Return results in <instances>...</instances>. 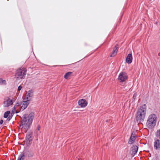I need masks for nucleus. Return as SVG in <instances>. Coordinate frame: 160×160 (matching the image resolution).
I'll list each match as a JSON object with an SVG mask.
<instances>
[{
    "mask_svg": "<svg viewBox=\"0 0 160 160\" xmlns=\"http://www.w3.org/2000/svg\"><path fill=\"white\" fill-rule=\"evenodd\" d=\"M3 122V120L2 119L0 121V124H2Z\"/></svg>",
    "mask_w": 160,
    "mask_h": 160,
    "instance_id": "26",
    "label": "nucleus"
},
{
    "mask_svg": "<svg viewBox=\"0 0 160 160\" xmlns=\"http://www.w3.org/2000/svg\"><path fill=\"white\" fill-rule=\"evenodd\" d=\"M26 156L22 152L19 155L18 160H24Z\"/></svg>",
    "mask_w": 160,
    "mask_h": 160,
    "instance_id": "16",
    "label": "nucleus"
},
{
    "mask_svg": "<svg viewBox=\"0 0 160 160\" xmlns=\"http://www.w3.org/2000/svg\"><path fill=\"white\" fill-rule=\"evenodd\" d=\"M118 44H116L115 45V48L113 49V52L110 55V57H113L116 54L117 52L118 51Z\"/></svg>",
    "mask_w": 160,
    "mask_h": 160,
    "instance_id": "15",
    "label": "nucleus"
},
{
    "mask_svg": "<svg viewBox=\"0 0 160 160\" xmlns=\"http://www.w3.org/2000/svg\"><path fill=\"white\" fill-rule=\"evenodd\" d=\"M40 133V131H39V132H37V134H39Z\"/></svg>",
    "mask_w": 160,
    "mask_h": 160,
    "instance_id": "29",
    "label": "nucleus"
},
{
    "mask_svg": "<svg viewBox=\"0 0 160 160\" xmlns=\"http://www.w3.org/2000/svg\"><path fill=\"white\" fill-rule=\"evenodd\" d=\"M33 92L32 90H29L27 92V101H30L32 96H33Z\"/></svg>",
    "mask_w": 160,
    "mask_h": 160,
    "instance_id": "12",
    "label": "nucleus"
},
{
    "mask_svg": "<svg viewBox=\"0 0 160 160\" xmlns=\"http://www.w3.org/2000/svg\"><path fill=\"white\" fill-rule=\"evenodd\" d=\"M78 104L82 108H84L87 106L88 103L85 99H82L78 101Z\"/></svg>",
    "mask_w": 160,
    "mask_h": 160,
    "instance_id": "8",
    "label": "nucleus"
},
{
    "mask_svg": "<svg viewBox=\"0 0 160 160\" xmlns=\"http://www.w3.org/2000/svg\"><path fill=\"white\" fill-rule=\"evenodd\" d=\"M72 73V72H69L66 73L64 75V78L66 79H68V78L71 76V74Z\"/></svg>",
    "mask_w": 160,
    "mask_h": 160,
    "instance_id": "17",
    "label": "nucleus"
},
{
    "mask_svg": "<svg viewBox=\"0 0 160 160\" xmlns=\"http://www.w3.org/2000/svg\"><path fill=\"white\" fill-rule=\"evenodd\" d=\"M127 78V76L125 72H121L118 76V80L120 82L125 81Z\"/></svg>",
    "mask_w": 160,
    "mask_h": 160,
    "instance_id": "6",
    "label": "nucleus"
},
{
    "mask_svg": "<svg viewBox=\"0 0 160 160\" xmlns=\"http://www.w3.org/2000/svg\"><path fill=\"white\" fill-rule=\"evenodd\" d=\"M154 148L156 150H160V141L159 140H155Z\"/></svg>",
    "mask_w": 160,
    "mask_h": 160,
    "instance_id": "10",
    "label": "nucleus"
},
{
    "mask_svg": "<svg viewBox=\"0 0 160 160\" xmlns=\"http://www.w3.org/2000/svg\"><path fill=\"white\" fill-rule=\"evenodd\" d=\"M132 55L131 53H129L127 55L126 58V62L130 64L132 63Z\"/></svg>",
    "mask_w": 160,
    "mask_h": 160,
    "instance_id": "13",
    "label": "nucleus"
},
{
    "mask_svg": "<svg viewBox=\"0 0 160 160\" xmlns=\"http://www.w3.org/2000/svg\"><path fill=\"white\" fill-rule=\"evenodd\" d=\"M22 104V102H17L16 104V105L14 106L13 108L14 109L15 108V107L16 106H19L21 105V104Z\"/></svg>",
    "mask_w": 160,
    "mask_h": 160,
    "instance_id": "22",
    "label": "nucleus"
},
{
    "mask_svg": "<svg viewBox=\"0 0 160 160\" xmlns=\"http://www.w3.org/2000/svg\"><path fill=\"white\" fill-rule=\"evenodd\" d=\"M26 72L27 70L25 68H19L16 72L15 77L18 79H22L25 77L26 74Z\"/></svg>",
    "mask_w": 160,
    "mask_h": 160,
    "instance_id": "4",
    "label": "nucleus"
},
{
    "mask_svg": "<svg viewBox=\"0 0 160 160\" xmlns=\"http://www.w3.org/2000/svg\"><path fill=\"white\" fill-rule=\"evenodd\" d=\"M138 150V147L136 145H133L131 148L130 153L132 155L134 156L137 153Z\"/></svg>",
    "mask_w": 160,
    "mask_h": 160,
    "instance_id": "7",
    "label": "nucleus"
},
{
    "mask_svg": "<svg viewBox=\"0 0 160 160\" xmlns=\"http://www.w3.org/2000/svg\"><path fill=\"white\" fill-rule=\"evenodd\" d=\"M29 104V102L27 101H26L23 102V103H22L21 107L20 110L23 111L26 109Z\"/></svg>",
    "mask_w": 160,
    "mask_h": 160,
    "instance_id": "14",
    "label": "nucleus"
},
{
    "mask_svg": "<svg viewBox=\"0 0 160 160\" xmlns=\"http://www.w3.org/2000/svg\"><path fill=\"white\" fill-rule=\"evenodd\" d=\"M12 118V117L11 116H8V118L9 119V120H10V119H11Z\"/></svg>",
    "mask_w": 160,
    "mask_h": 160,
    "instance_id": "27",
    "label": "nucleus"
},
{
    "mask_svg": "<svg viewBox=\"0 0 160 160\" xmlns=\"http://www.w3.org/2000/svg\"><path fill=\"white\" fill-rule=\"evenodd\" d=\"M157 117L156 114H151L148 117L146 123V127L149 129L153 128L156 125Z\"/></svg>",
    "mask_w": 160,
    "mask_h": 160,
    "instance_id": "3",
    "label": "nucleus"
},
{
    "mask_svg": "<svg viewBox=\"0 0 160 160\" xmlns=\"http://www.w3.org/2000/svg\"><path fill=\"white\" fill-rule=\"evenodd\" d=\"M130 138L135 141L136 139V138L135 137V132H132Z\"/></svg>",
    "mask_w": 160,
    "mask_h": 160,
    "instance_id": "18",
    "label": "nucleus"
},
{
    "mask_svg": "<svg viewBox=\"0 0 160 160\" xmlns=\"http://www.w3.org/2000/svg\"><path fill=\"white\" fill-rule=\"evenodd\" d=\"M34 114L33 112H31L29 114H25L21 118V123L20 124V127L22 126L27 131L29 128L33 119Z\"/></svg>",
    "mask_w": 160,
    "mask_h": 160,
    "instance_id": "1",
    "label": "nucleus"
},
{
    "mask_svg": "<svg viewBox=\"0 0 160 160\" xmlns=\"http://www.w3.org/2000/svg\"><path fill=\"white\" fill-rule=\"evenodd\" d=\"M12 100H11L9 97H6L4 98L3 102V107H7L13 104V102Z\"/></svg>",
    "mask_w": 160,
    "mask_h": 160,
    "instance_id": "5",
    "label": "nucleus"
},
{
    "mask_svg": "<svg viewBox=\"0 0 160 160\" xmlns=\"http://www.w3.org/2000/svg\"><path fill=\"white\" fill-rule=\"evenodd\" d=\"M78 160H81L80 159H78Z\"/></svg>",
    "mask_w": 160,
    "mask_h": 160,
    "instance_id": "30",
    "label": "nucleus"
},
{
    "mask_svg": "<svg viewBox=\"0 0 160 160\" xmlns=\"http://www.w3.org/2000/svg\"><path fill=\"white\" fill-rule=\"evenodd\" d=\"M155 135L157 137H160V128L157 131Z\"/></svg>",
    "mask_w": 160,
    "mask_h": 160,
    "instance_id": "20",
    "label": "nucleus"
},
{
    "mask_svg": "<svg viewBox=\"0 0 160 160\" xmlns=\"http://www.w3.org/2000/svg\"><path fill=\"white\" fill-rule=\"evenodd\" d=\"M32 132H28L26 134V138L27 142H30L32 140Z\"/></svg>",
    "mask_w": 160,
    "mask_h": 160,
    "instance_id": "9",
    "label": "nucleus"
},
{
    "mask_svg": "<svg viewBox=\"0 0 160 160\" xmlns=\"http://www.w3.org/2000/svg\"><path fill=\"white\" fill-rule=\"evenodd\" d=\"M23 152L26 156V158L32 157L34 154V152L32 151H26Z\"/></svg>",
    "mask_w": 160,
    "mask_h": 160,
    "instance_id": "11",
    "label": "nucleus"
},
{
    "mask_svg": "<svg viewBox=\"0 0 160 160\" xmlns=\"http://www.w3.org/2000/svg\"><path fill=\"white\" fill-rule=\"evenodd\" d=\"M10 111H8L5 112L4 114V117L5 118H7L8 116H9V114H10Z\"/></svg>",
    "mask_w": 160,
    "mask_h": 160,
    "instance_id": "19",
    "label": "nucleus"
},
{
    "mask_svg": "<svg viewBox=\"0 0 160 160\" xmlns=\"http://www.w3.org/2000/svg\"><path fill=\"white\" fill-rule=\"evenodd\" d=\"M41 128V127L40 125H38L37 127V130L38 131H39L40 130V128Z\"/></svg>",
    "mask_w": 160,
    "mask_h": 160,
    "instance_id": "25",
    "label": "nucleus"
},
{
    "mask_svg": "<svg viewBox=\"0 0 160 160\" xmlns=\"http://www.w3.org/2000/svg\"><path fill=\"white\" fill-rule=\"evenodd\" d=\"M136 97V96L135 95V94H134L133 96V98Z\"/></svg>",
    "mask_w": 160,
    "mask_h": 160,
    "instance_id": "28",
    "label": "nucleus"
},
{
    "mask_svg": "<svg viewBox=\"0 0 160 160\" xmlns=\"http://www.w3.org/2000/svg\"><path fill=\"white\" fill-rule=\"evenodd\" d=\"M5 82V80H3L1 78H0V84H3Z\"/></svg>",
    "mask_w": 160,
    "mask_h": 160,
    "instance_id": "23",
    "label": "nucleus"
},
{
    "mask_svg": "<svg viewBox=\"0 0 160 160\" xmlns=\"http://www.w3.org/2000/svg\"><path fill=\"white\" fill-rule=\"evenodd\" d=\"M147 112V106L145 104L140 106L136 114V120L138 122L140 123L144 121Z\"/></svg>",
    "mask_w": 160,
    "mask_h": 160,
    "instance_id": "2",
    "label": "nucleus"
},
{
    "mask_svg": "<svg viewBox=\"0 0 160 160\" xmlns=\"http://www.w3.org/2000/svg\"><path fill=\"white\" fill-rule=\"evenodd\" d=\"M22 87L21 85L18 86V91H20L22 89Z\"/></svg>",
    "mask_w": 160,
    "mask_h": 160,
    "instance_id": "24",
    "label": "nucleus"
},
{
    "mask_svg": "<svg viewBox=\"0 0 160 160\" xmlns=\"http://www.w3.org/2000/svg\"><path fill=\"white\" fill-rule=\"evenodd\" d=\"M134 142V141L132 139L129 138L128 140V143L130 144H132Z\"/></svg>",
    "mask_w": 160,
    "mask_h": 160,
    "instance_id": "21",
    "label": "nucleus"
}]
</instances>
